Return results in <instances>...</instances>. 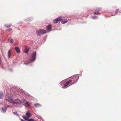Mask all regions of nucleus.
Listing matches in <instances>:
<instances>
[{
	"label": "nucleus",
	"mask_w": 121,
	"mask_h": 121,
	"mask_svg": "<svg viewBox=\"0 0 121 121\" xmlns=\"http://www.w3.org/2000/svg\"><path fill=\"white\" fill-rule=\"evenodd\" d=\"M79 78V76L78 75L73 76L71 77V80H69L71 81V83L72 84L76 83Z\"/></svg>",
	"instance_id": "f257e3e1"
},
{
	"label": "nucleus",
	"mask_w": 121,
	"mask_h": 121,
	"mask_svg": "<svg viewBox=\"0 0 121 121\" xmlns=\"http://www.w3.org/2000/svg\"><path fill=\"white\" fill-rule=\"evenodd\" d=\"M47 31L43 29L39 30L36 32V33L37 35L40 36L41 34L45 33Z\"/></svg>",
	"instance_id": "f03ea898"
},
{
	"label": "nucleus",
	"mask_w": 121,
	"mask_h": 121,
	"mask_svg": "<svg viewBox=\"0 0 121 121\" xmlns=\"http://www.w3.org/2000/svg\"><path fill=\"white\" fill-rule=\"evenodd\" d=\"M26 117L24 116H22V117L24 119L26 120H28L29 118L31 117L30 113L29 111H27L26 114Z\"/></svg>",
	"instance_id": "7ed1b4c3"
},
{
	"label": "nucleus",
	"mask_w": 121,
	"mask_h": 121,
	"mask_svg": "<svg viewBox=\"0 0 121 121\" xmlns=\"http://www.w3.org/2000/svg\"><path fill=\"white\" fill-rule=\"evenodd\" d=\"M36 56V52L32 53L31 56L30 58L31 62H33L35 60Z\"/></svg>",
	"instance_id": "20e7f679"
},
{
	"label": "nucleus",
	"mask_w": 121,
	"mask_h": 121,
	"mask_svg": "<svg viewBox=\"0 0 121 121\" xmlns=\"http://www.w3.org/2000/svg\"><path fill=\"white\" fill-rule=\"evenodd\" d=\"M11 95H8L7 96H6L7 98L5 100L6 101H8L9 102L13 104V100L11 99H10V97H11Z\"/></svg>",
	"instance_id": "39448f33"
},
{
	"label": "nucleus",
	"mask_w": 121,
	"mask_h": 121,
	"mask_svg": "<svg viewBox=\"0 0 121 121\" xmlns=\"http://www.w3.org/2000/svg\"><path fill=\"white\" fill-rule=\"evenodd\" d=\"M21 102L26 107H28L29 106V105L27 101L25 99H23L22 100Z\"/></svg>",
	"instance_id": "423d86ee"
},
{
	"label": "nucleus",
	"mask_w": 121,
	"mask_h": 121,
	"mask_svg": "<svg viewBox=\"0 0 121 121\" xmlns=\"http://www.w3.org/2000/svg\"><path fill=\"white\" fill-rule=\"evenodd\" d=\"M71 81H69V80L66 82V83L65 84H64V85L63 86V88H67V87H68V86L69 84H70V85H69V86L70 85H72V84H71Z\"/></svg>",
	"instance_id": "0eeeda50"
},
{
	"label": "nucleus",
	"mask_w": 121,
	"mask_h": 121,
	"mask_svg": "<svg viewBox=\"0 0 121 121\" xmlns=\"http://www.w3.org/2000/svg\"><path fill=\"white\" fill-rule=\"evenodd\" d=\"M62 19V17H59L54 21V23H56L61 20Z\"/></svg>",
	"instance_id": "6e6552de"
},
{
	"label": "nucleus",
	"mask_w": 121,
	"mask_h": 121,
	"mask_svg": "<svg viewBox=\"0 0 121 121\" xmlns=\"http://www.w3.org/2000/svg\"><path fill=\"white\" fill-rule=\"evenodd\" d=\"M21 102L20 100L19 99H17L13 100V104H19Z\"/></svg>",
	"instance_id": "1a4fd4ad"
},
{
	"label": "nucleus",
	"mask_w": 121,
	"mask_h": 121,
	"mask_svg": "<svg viewBox=\"0 0 121 121\" xmlns=\"http://www.w3.org/2000/svg\"><path fill=\"white\" fill-rule=\"evenodd\" d=\"M46 29L47 30L49 31H51V26L50 25H48L46 28Z\"/></svg>",
	"instance_id": "9d476101"
},
{
	"label": "nucleus",
	"mask_w": 121,
	"mask_h": 121,
	"mask_svg": "<svg viewBox=\"0 0 121 121\" xmlns=\"http://www.w3.org/2000/svg\"><path fill=\"white\" fill-rule=\"evenodd\" d=\"M15 50L17 53H19L20 52L19 48L18 47H17L15 48Z\"/></svg>",
	"instance_id": "9b49d317"
},
{
	"label": "nucleus",
	"mask_w": 121,
	"mask_h": 121,
	"mask_svg": "<svg viewBox=\"0 0 121 121\" xmlns=\"http://www.w3.org/2000/svg\"><path fill=\"white\" fill-rule=\"evenodd\" d=\"M61 20V22L63 24H65L67 22V20L66 19H62Z\"/></svg>",
	"instance_id": "f8f14e48"
},
{
	"label": "nucleus",
	"mask_w": 121,
	"mask_h": 121,
	"mask_svg": "<svg viewBox=\"0 0 121 121\" xmlns=\"http://www.w3.org/2000/svg\"><path fill=\"white\" fill-rule=\"evenodd\" d=\"M29 50V48L26 46V49L25 51V52L26 53H27Z\"/></svg>",
	"instance_id": "ddd939ff"
},
{
	"label": "nucleus",
	"mask_w": 121,
	"mask_h": 121,
	"mask_svg": "<svg viewBox=\"0 0 121 121\" xmlns=\"http://www.w3.org/2000/svg\"><path fill=\"white\" fill-rule=\"evenodd\" d=\"M11 50H9L8 51V56L9 59L10 56V54H11Z\"/></svg>",
	"instance_id": "4468645a"
},
{
	"label": "nucleus",
	"mask_w": 121,
	"mask_h": 121,
	"mask_svg": "<svg viewBox=\"0 0 121 121\" xmlns=\"http://www.w3.org/2000/svg\"><path fill=\"white\" fill-rule=\"evenodd\" d=\"M34 106L36 107H39L41 106V105L38 103H37L35 104L34 105Z\"/></svg>",
	"instance_id": "2eb2a0df"
},
{
	"label": "nucleus",
	"mask_w": 121,
	"mask_h": 121,
	"mask_svg": "<svg viewBox=\"0 0 121 121\" xmlns=\"http://www.w3.org/2000/svg\"><path fill=\"white\" fill-rule=\"evenodd\" d=\"M4 95L3 93V92H0V98L2 99L3 96Z\"/></svg>",
	"instance_id": "dca6fc26"
},
{
	"label": "nucleus",
	"mask_w": 121,
	"mask_h": 121,
	"mask_svg": "<svg viewBox=\"0 0 121 121\" xmlns=\"http://www.w3.org/2000/svg\"><path fill=\"white\" fill-rule=\"evenodd\" d=\"M11 26V24H5V27H7V28H9L10 27V26Z\"/></svg>",
	"instance_id": "f3484780"
},
{
	"label": "nucleus",
	"mask_w": 121,
	"mask_h": 121,
	"mask_svg": "<svg viewBox=\"0 0 121 121\" xmlns=\"http://www.w3.org/2000/svg\"><path fill=\"white\" fill-rule=\"evenodd\" d=\"M13 113L14 114L16 115L17 116H18L19 115L17 113V112H13Z\"/></svg>",
	"instance_id": "a211bd4d"
},
{
	"label": "nucleus",
	"mask_w": 121,
	"mask_h": 121,
	"mask_svg": "<svg viewBox=\"0 0 121 121\" xmlns=\"http://www.w3.org/2000/svg\"><path fill=\"white\" fill-rule=\"evenodd\" d=\"M28 121H34V120L32 119H29L27 120Z\"/></svg>",
	"instance_id": "6ab92c4d"
},
{
	"label": "nucleus",
	"mask_w": 121,
	"mask_h": 121,
	"mask_svg": "<svg viewBox=\"0 0 121 121\" xmlns=\"http://www.w3.org/2000/svg\"><path fill=\"white\" fill-rule=\"evenodd\" d=\"M118 12V9H117L115 11V13H116V14H115V15H116V14Z\"/></svg>",
	"instance_id": "aec40b11"
},
{
	"label": "nucleus",
	"mask_w": 121,
	"mask_h": 121,
	"mask_svg": "<svg viewBox=\"0 0 121 121\" xmlns=\"http://www.w3.org/2000/svg\"><path fill=\"white\" fill-rule=\"evenodd\" d=\"M13 39L10 40V43H13Z\"/></svg>",
	"instance_id": "412c9836"
},
{
	"label": "nucleus",
	"mask_w": 121,
	"mask_h": 121,
	"mask_svg": "<svg viewBox=\"0 0 121 121\" xmlns=\"http://www.w3.org/2000/svg\"><path fill=\"white\" fill-rule=\"evenodd\" d=\"M94 15H95L96 14H99V13L98 12L94 13Z\"/></svg>",
	"instance_id": "4be33fe9"
},
{
	"label": "nucleus",
	"mask_w": 121,
	"mask_h": 121,
	"mask_svg": "<svg viewBox=\"0 0 121 121\" xmlns=\"http://www.w3.org/2000/svg\"><path fill=\"white\" fill-rule=\"evenodd\" d=\"M12 30V29L11 28H9L8 29V30L9 31H11Z\"/></svg>",
	"instance_id": "5701e85b"
},
{
	"label": "nucleus",
	"mask_w": 121,
	"mask_h": 121,
	"mask_svg": "<svg viewBox=\"0 0 121 121\" xmlns=\"http://www.w3.org/2000/svg\"><path fill=\"white\" fill-rule=\"evenodd\" d=\"M97 17L96 16H95L94 17H93V19H96V18Z\"/></svg>",
	"instance_id": "b1692460"
},
{
	"label": "nucleus",
	"mask_w": 121,
	"mask_h": 121,
	"mask_svg": "<svg viewBox=\"0 0 121 121\" xmlns=\"http://www.w3.org/2000/svg\"><path fill=\"white\" fill-rule=\"evenodd\" d=\"M100 10V9H96V11H98V10H99V11Z\"/></svg>",
	"instance_id": "393cba45"
},
{
	"label": "nucleus",
	"mask_w": 121,
	"mask_h": 121,
	"mask_svg": "<svg viewBox=\"0 0 121 121\" xmlns=\"http://www.w3.org/2000/svg\"><path fill=\"white\" fill-rule=\"evenodd\" d=\"M1 58H0V65L1 64Z\"/></svg>",
	"instance_id": "a878e982"
},
{
	"label": "nucleus",
	"mask_w": 121,
	"mask_h": 121,
	"mask_svg": "<svg viewBox=\"0 0 121 121\" xmlns=\"http://www.w3.org/2000/svg\"><path fill=\"white\" fill-rule=\"evenodd\" d=\"M10 39H8V41L9 42V41H10Z\"/></svg>",
	"instance_id": "bb28decb"
},
{
	"label": "nucleus",
	"mask_w": 121,
	"mask_h": 121,
	"mask_svg": "<svg viewBox=\"0 0 121 121\" xmlns=\"http://www.w3.org/2000/svg\"><path fill=\"white\" fill-rule=\"evenodd\" d=\"M20 120H21V121H23L22 120V119H20Z\"/></svg>",
	"instance_id": "cd10ccee"
},
{
	"label": "nucleus",
	"mask_w": 121,
	"mask_h": 121,
	"mask_svg": "<svg viewBox=\"0 0 121 121\" xmlns=\"http://www.w3.org/2000/svg\"><path fill=\"white\" fill-rule=\"evenodd\" d=\"M4 111H5V110H6V108H4Z\"/></svg>",
	"instance_id": "c85d7f7f"
},
{
	"label": "nucleus",
	"mask_w": 121,
	"mask_h": 121,
	"mask_svg": "<svg viewBox=\"0 0 121 121\" xmlns=\"http://www.w3.org/2000/svg\"><path fill=\"white\" fill-rule=\"evenodd\" d=\"M115 15V14H114V15H112V16H114Z\"/></svg>",
	"instance_id": "c756f323"
}]
</instances>
